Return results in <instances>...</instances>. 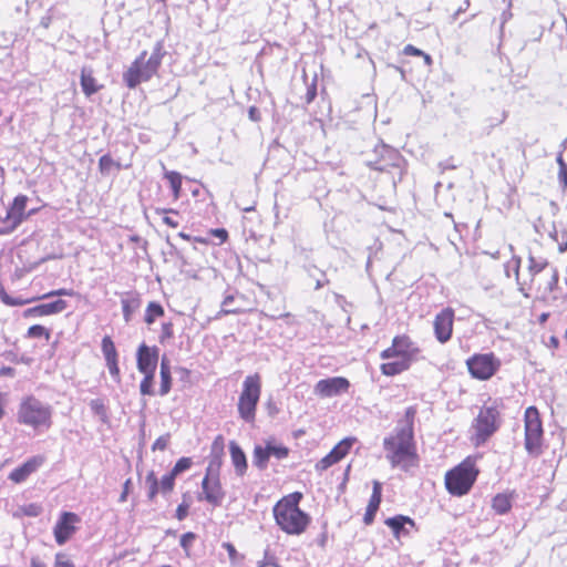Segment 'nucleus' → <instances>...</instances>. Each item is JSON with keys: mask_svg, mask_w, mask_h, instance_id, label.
I'll return each instance as SVG.
<instances>
[{"mask_svg": "<svg viewBox=\"0 0 567 567\" xmlns=\"http://www.w3.org/2000/svg\"><path fill=\"white\" fill-rule=\"evenodd\" d=\"M415 411L409 408L405 413V424L398 425L395 435L388 436L383 440V447L388 452L386 457L393 467L401 466L408 470L409 462L416 457L413 417Z\"/></svg>", "mask_w": 567, "mask_h": 567, "instance_id": "1", "label": "nucleus"}, {"mask_svg": "<svg viewBox=\"0 0 567 567\" xmlns=\"http://www.w3.org/2000/svg\"><path fill=\"white\" fill-rule=\"evenodd\" d=\"M301 498L302 494L296 492L281 498L274 507L276 523L287 534L300 535L310 523L309 515L299 507Z\"/></svg>", "mask_w": 567, "mask_h": 567, "instance_id": "2", "label": "nucleus"}, {"mask_svg": "<svg viewBox=\"0 0 567 567\" xmlns=\"http://www.w3.org/2000/svg\"><path fill=\"white\" fill-rule=\"evenodd\" d=\"M146 51H143L123 74V80L130 89L136 87L141 82L148 81L156 74L162 59L165 55L164 45L157 41L153 47L151 55L146 59Z\"/></svg>", "mask_w": 567, "mask_h": 567, "instance_id": "3", "label": "nucleus"}, {"mask_svg": "<svg viewBox=\"0 0 567 567\" xmlns=\"http://www.w3.org/2000/svg\"><path fill=\"white\" fill-rule=\"evenodd\" d=\"M52 406L33 395L24 398L18 408L17 421L34 431L49 430L52 425Z\"/></svg>", "mask_w": 567, "mask_h": 567, "instance_id": "4", "label": "nucleus"}, {"mask_svg": "<svg viewBox=\"0 0 567 567\" xmlns=\"http://www.w3.org/2000/svg\"><path fill=\"white\" fill-rule=\"evenodd\" d=\"M478 470L471 460H465L445 475L446 489L455 496H463L474 485Z\"/></svg>", "mask_w": 567, "mask_h": 567, "instance_id": "5", "label": "nucleus"}, {"mask_svg": "<svg viewBox=\"0 0 567 567\" xmlns=\"http://www.w3.org/2000/svg\"><path fill=\"white\" fill-rule=\"evenodd\" d=\"M221 460L218 455L214 456L206 468V474L202 481L204 499L214 506H220L225 497V492L219 480V470Z\"/></svg>", "mask_w": 567, "mask_h": 567, "instance_id": "6", "label": "nucleus"}, {"mask_svg": "<svg viewBox=\"0 0 567 567\" xmlns=\"http://www.w3.org/2000/svg\"><path fill=\"white\" fill-rule=\"evenodd\" d=\"M543 433L538 410L535 406H528L525 411V449L529 455H540Z\"/></svg>", "mask_w": 567, "mask_h": 567, "instance_id": "7", "label": "nucleus"}, {"mask_svg": "<svg viewBox=\"0 0 567 567\" xmlns=\"http://www.w3.org/2000/svg\"><path fill=\"white\" fill-rule=\"evenodd\" d=\"M28 200L29 198L27 195L20 194L14 197L3 217V225L0 227V235H9L13 233L22 221L28 218V215H25Z\"/></svg>", "mask_w": 567, "mask_h": 567, "instance_id": "8", "label": "nucleus"}, {"mask_svg": "<svg viewBox=\"0 0 567 567\" xmlns=\"http://www.w3.org/2000/svg\"><path fill=\"white\" fill-rule=\"evenodd\" d=\"M471 375L478 380H487L498 370L499 362L493 353L474 354L466 361Z\"/></svg>", "mask_w": 567, "mask_h": 567, "instance_id": "9", "label": "nucleus"}, {"mask_svg": "<svg viewBox=\"0 0 567 567\" xmlns=\"http://www.w3.org/2000/svg\"><path fill=\"white\" fill-rule=\"evenodd\" d=\"M499 412L495 405L483 406L475 419L474 427L477 437L485 442L498 429Z\"/></svg>", "mask_w": 567, "mask_h": 567, "instance_id": "10", "label": "nucleus"}, {"mask_svg": "<svg viewBox=\"0 0 567 567\" xmlns=\"http://www.w3.org/2000/svg\"><path fill=\"white\" fill-rule=\"evenodd\" d=\"M454 311L451 308H445L439 312L433 322L434 334L439 342H447L453 332Z\"/></svg>", "mask_w": 567, "mask_h": 567, "instance_id": "11", "label": "nucleus"}, {"mask_svg": "<svg viewBox=\"0 0 567 567\" xmlns=\"http://www.w3.org/2000/svg\"><path fill=\"white\" fill-rule=\"evenodd\" d=\"M175 480L176 476L169 472L162 477L161 482H158L155 473L151 471L145 477V483L148 486V499L154 501L159 492L164 495L171 493L174 489Z\"/></svg>", "mask_w": 567, "mask_h": 567, "instance_id": "12", "label": "nucleus"}, {"mask_svg": "<svg viewBox=\"0 0 567 567\" xmlns=\"http://www.w3.org/2000/svg\"><path fill=\"white\" fill-rule=\"evenodd\" d=\"M354 437H346L340 441L324 457H322L317 464L316 470L319 472L328 470L330 466L343 458L354 444Z\"/></svg>", "mask_w": 567, "mask_h": 567, "instance_id": "13", "label": "nucleus"}, {"mask_svg": "<svg viewBox=\"0 0 567 567\" xmlns=\"http://www.w3.org/2000/svg\"><path fill=\"white\" fill-rule=\"evenodd\" d=\"M349 386L350 382L348 379L343 377H333L318 381L315 391L323 398H332L347 392Z\"/></svg>", "mask_w": 567, "mask_h": 567, "instance_id": "14", "label": "nucleus"}, {"mask_svg": "<svg viewBox=\"0 0 567 567\" xmlns=\"http://www.w3.org/2000/svg\"><path fill=\"white\" fill-rule=\"evenodd\" d=\"M79 520V517L76 514L71 512H63L58 519L54 528L53 534L55 537V542L59 545L65 544L70 537L75 532L74 523Z\"/></svg>", "mask_w": 567, "mask_h": 567, "instance_id": "15", "label": "nucleus"}, {"mask_svg": "<svg viewBox=\"0 0 567 567\" xmlns=\"http://www.w3.org/2000/svg\"><path fill=\"white\" fill-rule=\"evenodd\" d=\"M68 308V302L63 299H56L52 302L41 303L28 308L23 312L24 318H38L63 312Z\"/></svg>", "mask_w": 567, "mask_h": 567, "instance_id": "16", "label": "nucleus"}, {"mask_svg": "<svg viewBox=\"0 0 567 567\" xmlns=\"http://www.w3.org/2000/svg\"><path fill=\"white\" fill-rule=\"evenodd\" d=\"M159 349L157 347H148L142 343L136 353V363L138 371L156 369L158 362Z\"/></svg>", "mask_w": 567, "mask_h": 567, "instance_id": "17", "label": "nucleus"}, {"mask_svg": "<svg viewBox=\"0 0 567 567\" xmlns=\"http://www.w3.org/2000/svg\"><path fill=\"white\" fill-rule=\"evenodd\" d=\"M44 462L42 456H33L24 462L22 465L14 468L9 474V480L19 484L24 482L32 473H34Z\"/></svg>", "mask_w": 567, "mask_h": 567, "instance_id": "18", "label": "nucleus"}, {"mask_svg": "<svg viewBox=\"0 0 567 567\" xmlns=\"http://www.w3.org/2000/svg\"><path fill=\"white\" fill-rule=\"evenodd\" d=\"M385 525L392 529L395 538H400L401 536L409 535V533H410L409 527L413 528L415 526V523L409 516L396 515V516L386 518Z\"/></svg>", "mask_w": 567, "mask_h": 567, "instance_id": "19", "label": "nucleus"}, {"mask_svg": "<svg viewBox=\"0 0 567 567\" xmlns=\"http://www.w3.org/2000/svg\"><path fill=\"white\" fill-rule=\"evenodd\" d=\"M261 393V380L258 373L248 375L243 382V391L240 396L259 402Z\"/></svg>", "mask_w": 567, "mask_h": 567, "instance_id": "20", "label": "nucleus"}, {"mask_svg": "<svg viewBox=\"0 0 567 567\" xmlns=\"http://www.w3.org/2000/svg\"><path fill=\"white\" fill-rule=\"evenodd\" d=\"M229 452L236 474L238 476H243L246 473L248 466L247 458L243 449L235 441H231L229 443Z\"/></svg>", "mask_w": 567, "mask_h": 567, "instance_id": "21", "label": "nucleus"}, {"mask_svg": "<svg viewBox=\"0 0 567 567\" xmlns=\"http://www.w3.org/2000/svg\"><path fill=\"white\" fill-rule=\"evenodd\" d=\"M80 84L86 96H91L102 89V85L93 76V71L85 66L81 70Z\"/></svg>", "mask_w": 567, "mask_h": 567, "instance_id": "22", "label": "nucleus"}, {"mask_svg": "<svg viewBox=\"0 0 567 567\" xmlns=\"http://www.w3.org/2000/svg\"><path fill=\"white\" fill-rule=\"evenodd\" d=\"M411 363L410 358L399 357L390 362L382 363L380 369L384 375L393 377L409 369Z\"/></svg>", "mask_w": 567, "mask_h": 567, "instance_id": "23", "label": "nucleus"}, {"mask_svg": "<svg viewBox=\"0 0 567 567\" xmlns=\"http://www.w3.org/2000/svg\"><path fill=\"white\" fill-rule=\"evenodd\" d=\"M257 402L239 395L238 413L246 422H252L256 415Z\"/></svg>", "mask_w": 567, "mask_h": 567, "instance_id": "24", "label": "nucleus"}, {"mask_svg": "<svg viewBox=\"0 0 567 567\" xmlns=\"http://www.w3.org/2000/svg\"><path fill=\"white\" fill-rule=\"evenodd\" d=\"M549 268L550 267H549V264L546 258H543V257L536 258L533 255H529L528 272H529L532 282L535 280V277L538 274H542V272L546 271L547 269L549 270Z\"/></svg>", "mask_w": 567, "mask_h": 567, "instance_id": "25", "label": "nucleus"}, {"mask_svg": "<svg viewBox=\"0 0 567 567\" xmlns=\"http://www.w3.org/2000/svg\"><path fill=\"white\" fill-rule=\"evenodd\" d=\"M492 508L498 515L507 514L512 508V496L508 494H497L492 499Z\"/></svg>", "mask_w": 567, "mask_h": 567, "instance_id": "26", "label": "nucleus"}, {"mask_svg": "<svg viewBox=\"0 0 567 567\" xmlns=\"http://www.w3.org/2000/svg\"><path fill=\"white\" fill-rule=\"evenodd\" d=\"M164 177L169 182L171 188L173 190L174 199L177 200L181 196L182 189V175L175 171H167L164 174Z\"/></svg>", "mask_w": 567, "mask_h": 567, "instance_id": "27", "label": "nucleus"}, {"mask_svg": "<svg viewBox=\"0 0 567 567\" xmlns=\"http://www.w3.org/2000/svg\"><path fill=\"white\" fill-rule=\"evenodd\" d=\"M549 278L544 282V285H539L538 290L543 297H546L547 293L553 292L558 285V272L555 268L550 267L548 271Z\"/></svg>", "mask_w": 567, "mask_h": 567, "instance_id": "28", "label": "nucleus"}, {"mask_svg": "<svg viewBox=\"0 0 567 567\" xmlns=\"http://www.w3.org/2000/svg\"><path fill=\"white\" fill-rule=\"evenodd\" d=\"M269 461V454L267 451L266 445H256L254 449V456H252V463L255 466H257L259 470H265L267 467Z\"/></svg>", "mask_w": 567, "mask_h": 567, "instance_id": "29", "label": "nucleus"}, {"mask_svg": "<svg viewBox=\"0 0 567 567\" xmlns=\"http://www.w3.org/2000/svg\"><path fill=\"white\" fill-rule=\"evenodd\" d=\"M394 348H398L399 352H401V357L410 358L413 352L412 342L410 341L409 337L405 336H398L392 341Z\"/></svg>", "mask_w": 567, "mask_h": 567, "instance_id": "30", "label": "nucleus"}, {"mask_svg": "<svg viewBox=\"0 0 567 567\" xmlns=\"http://www.w3.org/2000/svg\"><path fill=\"white\" fill-rule=\"evenodd\" d=\"M164 316V308L161 303L152 301L148 303L145 313V322L152 324L156 318Z\"/></svg>", "mask_w": 567, "mask_h": 567, "instance_id": "31", "label": "nucleus"}, {"mask_svg": "<svg viewBox=\"0 0 567 567\" xmlns=\"http://www.w3.org/2000/svg\"><path fill=\"white\" fill-rule=\"evenodd\" d=\"M102 352L106 362L117 359V351L110 336L102 339Z\"/></svg>", "mask_w": 567, "mask_h": 567, "instance_id": "32", "label": "nucleus"}, {"mask_svg": "<svg viewBox=\"0 0 567 567\" xmlns=\"http://www.w3.org/2000/svg\"><path fill=\"white\" fill-rule=\"evenodd\" d=\"M266 447H267V451H268V454H269V458L271 456L276 457L277 460H284L288 456L289 454V449L285 445H277V444H274L272 442H268L266 444Z\"/></svg>", "mask_w": 567, "mask_h": 567, "instance_id": "33", "label": "nucleus"}, {"mask_svg": "<svg viewBox=\"0 0 567 567\" xmlns=\"http://www.w3.org/2000/svg\"><path fill=\"white\" fill-rule=\"evenodd\" d=\"M90 408H91V411L93 412V414L99 416L102 422L107 421V411H106V406H105L103 400H101V399L92 400L90 402Z\"/></svg>", "mask_w": 567, "mask_h": 567, "instance_id": "34", "label": "nucleus"}, {"mask_svg": "<svg viewBox=\"0 0 567 567\" xmlns=\"http://www.w3.org/2000/svg\"><path fill=\"white\" fill-rule=\"evenodd\" d=\"M549 235L559 244V250L565 251L567 249V227L561 228L558 231L556 225H553V231Z\"/></svg>", "mask_w": 567, "mask_h": 567, "instance_id": "35", "label": "nucleus"}, {"mask_svg": "<svg viewBox=\"0 0 567 567\" xmlns=\"http://www.w3.org/2000/svg\"><path fill=\"white\" fill-rule=\"evenodd\" d=\"M380 504H381L380 501L370 498L368 507H367L364 516H363V522L365 525H370L373 523L375 514L380 507Z\"/></svg>", "mask_w": 567, "mask_h": 567, "instance_id": "36", "label": "nucleus"}, {"mask_svg": "<svg viewBox=\"0 0 567 567\" xmlns=\"http://www.w3.org/2000/svg\"><path fill=\"white\" fill-rule=\"evenodd\" d=\"M113 166H116L117 168H120V164L115 163L114 159L109 154H105V155L100 157V159H99V168H100V172L103 175L110 174L111 168Z\"/></svg>", "mask_w": 567, "mask_h": 567, "instance_id": "37", "label": "nucleus"}, {"mask_svg": "<svg viewBox=\"0 0 567 567\" xmlns=\"http://www.w3.org/2000/svg\"><path fill=\"white\" fill-rule=\"evenodd\" d=\"M192 464L193 461L190 457H181L171 470V473L177 477L183 472L189 470Z\"/></svg>", "mask_w": 567, "mask_h": 567, "instance_id": "38", "label": "nucleus"}, {"mask_svg": "<svg viewBox=\"0 0 567 567\" xmlns=\"http://www.w3.org/2000/svg\"><path fill=\"white\" fill-rule=\"evenodd\" d=\"M138 307V301L133 299H122V310H123V317L126 322L131 320L132 313L136 310Z\"/></svg>", "mask_w": 567, "mask_h": 567, "instance_id": "39", "label": "nucleus"}, {"mask_svg": "<svg viewBox=\"0 0 567 567\" xmlns=\"http://www.w3.org/2000/svg\"><path fill=\"white\" fill-rule=\"evenodd\" d=\"M27 337L28 338H42V337H44L45 340H49L50 339V331L45 327H43L41 324H34V326H31L28 329Z\"/></svg>", "mask_w": 567, "mask_h": 567, "instance_id": "40", "label": "nucleus"}, {"mask_svg": "<svg viewBox=\"0 0 567 567\" xmlns=\"http://www.w3.org/2000/svg\"><path fill=\"white\" fill-rule=\"evenodd\" d=\"M156 213H157V214H162V215H164V216H163V218H162V220H163V223H164V224H166L167 226H169V227H172V228H177V227H178L179 223H178L176 219H174V218H172V217L167 216V214H175V215H178V212H177V210H175V209H166V208H157V209H156Z\"/></svg>", "mask_w": 567, "mask_h": 567, "instance_id": "41", "label": "nucleus"}, {"mask_svg": "<svg viewBox=\"0 0 567 567\" xmlns=\"http://www.w3.org/2000/svg\"><path fill=\"white\" fill-rule=\"evenodd\" d=\"M172 388V375L169 373H161V388H159V394L162 396L166 395Z\"/></svg>", "mask_w": 567, "mask_h": 567, "instance_id": "42", "label": "nucleus"}, {"mask_svg": "<svg viewBox=\"0 0 567 567\" xmlns=\"http://www.w3.org/2000/svg\"><path fill=\"white\" fill-rule=\"evenodd\" d=\"M195 538H196V535L192 532H187V533L183 534L181 537L179 545L185 550L187 556L189 555V548H190L193 542L195 540Z\"/></svg>", "mask_w": 567, "mask_h": 567, "instance_id": "43", "label": "nucleus"}, {"mask_svg": "<svg viewBox=\"0 0 567 567\" xmlns=\"http://www.w3.org/2000/svg\"><path fill=\"white\" fill-rule=\"evenodd\" d=\"M235 297L233 295H228L224 298L221 302V310L220 313L223 315H229V313H237L239 312V308H231V303L234 301Z\"/></svg>", "mask_w": 567, "mask_h": 567, "instance_id": "44", "label": "nucleus"}, {"mask_svg": "<svg viewBox=\"0 0 567 567\" xmlns=\"http://www.w3.org/2000/svg\"><path fill=\"white\" fill-rule=\"evenodd\" d=\"M63 296H69V297L75 296V291L72 289L60 288L56 290L49 291V292L42 295L41 297H39L38 299H47V298L63 297Z\"/></svg>", "mask_w": 567, "mask_h": 567, "instance_id": "45", "label": "nucleus"}, {"mask_svg": "<svg viewBox=\"0 0 567 567\" xmlns=\"http://www.w3.org/2000/svg\"><path fill=\"white\" fill-rule=\"evenodd\" d=\"M54 567H75L74 564L70 560L69 556L65 553H56L54 559Z\"/></svg>", "mask_w": 567, "mask_h": 567, "instance_id": "46", "label": "nucleus"}, {"mask_svg": "<svg viewBox=\"0 0 567 567\" xmlns=\"http://www.w3.org/2000/svg\"><path fill=\"white\" fill-rule=\"evenodd\" d=\"M174 336L173 323L164 322L162 324V332L159 334V342L165 343L166 340L172 339Z\"/></svg>", "mask_w": 567, "mask_h": 567, "instance_id": "47", "label": "nucleus"}, {"mask_svg": "<svg viewBox=\"0 0 567 567\" xmlns=\"http://www.w3.org/2000/svg\"><path fill=\"white\" fill-rule=\"evenodd\" d=\"M169 437L171 435L167 433L156 439L152 445V451H165L169 443Z\"/></svg>", "mask_w": 567, "mask_h": 567, "instance_id": "48", "label": "nucleus"}, {"mask_svg": "<svg viewBox=\"0 0 567 567\" xmlns=\"http://www.w3.org/2000/svg\"><path fill=\"white\" fill-rule=\"evenodd\" d=\"M0 298H1V301L7 306H22L27 302L24 300L14 299V298L10 297L3 290L0 292Z\"/></svg>", "mask_w": 567, "mask_h": 567, "instance_id": "49", "label": "nucleus"}, {"mask_svg": "<svg viewBox=\"0 0 567 567\" xmlns=\"http://www.w3.org/2000/svg\"><path fill=\"white\" fill-rule=\"evenodd\" d=\"M188 509H189V503H187L185 501L183 503H181L176 508V514H175L176 518L178 520H184L188 515Z\"/></svg>", "mask_w": 567, "mask_h": 567, "instance_id": "50", "label": "nucleus"}, {"mask_svg": "<svg viewBox=\"0 0 567 567\" xmlns=\"http://www.w3.org/2000/svg\"><path fill=\"white\" fill-rule=\"evenodd\" d=\"M106 365H107L109 372L112 375V378L116 382H120V369H118V364H117V359L106 362Z\"/></svg>", "mask_w": 567, "mask_h": 567, "instance_id": "51", "label": "nucleus"}, {"mask_svg": "<svg viewBox=\"0 0 567 567\" xmlns=\"http://www.w3.org/2000/svg\"><path fill=\"white\" fill-rule=\"evenodd\" d=\"M399 357H401V352L393 344L381 352L382 359H399Z\"/></svg>", "mask_w": 567, "mask_h": 567, "instance_id": "52", "label": "nucleus"}, {"mask_svg": "<svg viewBox=\"0 0 567 567\" xmlns=\"http://www.w3.org/2000/svg\"><path fill=\"white\" fill-rule=\"evenodd\" d=\"M140 391L143 395H153L154 394L153 383L142 380L141 384H140Z\"/></svg>", "mask_w": 567, "mask_h": 567, "instance_id": "53", "label": "nucleus"}, {"mask_svg": "<svg viewBox=\"0 0 567 567\" xmlns=\"http://www.w3.org/2000/svg\"><path fill=\"white\" fill-rule=\"evenodd\" d=\"M381 496H382V485L380 482L374 481L371 498L381 502Z\"/></svg>", "mask_w": 567, "mask_h": 567, "instance_id": "54", "label": "nucleus"}, {"mask_svg": "<svg viewBox=\"0 0 567 567\" xmlns=\"http://www.w3.org/2000/svg\"><path fill=\"white\" fill-rule=\"evenodd\" d=\"M403 53L405 55H415V56H421L423 54V51L415 48L414 45L412 44H408L404 47L403 49Z\"/></svg>", "mask_w": 567, "mask_h": 567, "instance_id": "55", "label": "nucleus"}, {"mask_svg": "<svg viewBox=\"0 0 567 567\" xmlns=\"http://www.w3.org/2000/svg\"><path fill=\"white\" fill-rule=\"evenodd\" d=\"M248 117L252 122H259L261 118L259 110L256 106H250L248 110Z\"/></svg>", "mask_w": 567, "mask_h": 567, "instance_id": "56", "label": "nucleus"}, {"mask_svg": "<svg viewBox=\"0 0 567 567\" xmlns=\"http://www.w3.org/2000/svg\"><path fill=\"white\" fill-rule=\"evenodd\" d=\"M212 234H213L215 237L219 238L220 243H224V241L227 239V237H228V233H227V230H226V229H224V228H216V229H213V230H212Z\"/></svg>", "mask_w": 567, "mask_h": 567, "instance_id": "57", "label": "nucleus"}, {"mask_svg": "<svg viewBox=\"0 0 567 567\" xmlns=\"http://www.w3.org/2000/svg\"><path fill=\"white\" fill-rule=\"evenodd\" d=\"M439 168L441 169V172L443 173L444 171L446 169H455L457 168V165H455L454 163H452V158L447 159V161H444V162H440L439 163Z\"/></svg>", "mask_w": 567, "mask_h": 567, "instance_id": "58", "label": "nucleus"}, {"mask_svg": "<svg viewBox=\"0 0 567 567\" xmlns=\"http://www.w3.org/2000/svg\"><path fill=\"white\" fill-rule=\"evenodd\" d=\"M558 179L563 187H567V167L559 168Z\"/></svg>", "mask_w": 567, "mask_h": 567, "instance_id": "59", "label": "nucleus"}, {"mask_svg": "<svg viewBox=\"0 0 567 567\" xmlns=\"http://www.w3.org/2000/svg\"><path fill=\"white\" fill-rule=\"evenodd\" d=\"M155 371H156V369H150V370L140 371V372L144 374L143 380L153 383L154 382V377H155Z\"/></svg>", "mask_w": 567, "mask_h": 567, "instance_id": "60", "label": "nucleus"}, {"mask_svg": "<svg viewBox=\"0 0 567 567\" xmlns=\"http://www.w3.org/2000/svg\"><path fill=\"white\" fill-rule=\"evenodd\" d=\"M169 373L171 372V365L169 360L164 355L161 360V373Z\"/></svg>", "mask_w": 567, "mask_h": 567, "instance_id": "61", "label": "nucleus"}, {"mask_svg": "<svg viewBox=\"0 0 567 567\" xmlns=\"http://www.w3.org/2000/svg\"><path fill=\"white\" fill-rule=\"evenodd\" d=\"M31 567H48V565L40 557H32Z\"/></svg>", "mask_w": 567, "mask_h": 567, "instance_id": "62", "label": "nucleus"}, {"mask_svg": "<svg viewBox=\"0 0 567 567\" xmlns=\"http://www.w3.org/2000/svg\"><path fill=\"white\" fill-rule=\"evenodd\" d=\"M321 277H322V279H317L316 280V287H315L316 290L322 288L324 285H327L329 282V280L326 279V274L324 272H321Z\"/></svg>", "mask_w": 567, "mask_h": 567, "instance_id": "63", "label": "nucleus"}, {"mask_svg": "<svg viewBox=\"0 0 567 567\" xmlns=\"http://www.w3.org/2000/svg\"><path fill=\"white\" fill-rule=\"evenodd\" d=\"M51 21H52V19L50 16L42 17L41 21H40V25L43 27L44 29H48L51 24Z\"/></svg>", "mask_w": 567, "mask_h": 567, "instance_id": "64", "label": "nucleus"}]
</instances>
